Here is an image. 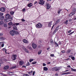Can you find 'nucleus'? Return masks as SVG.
Returning <instances> with one entry per match:
<instances>
[{"label":"nucleus","instance_id":"nucleus-12","mask_svg":"<svg viewBox=\"0 0 76 76\" xmlns=\"http://www.w3.org/2000/svg\"><path fill=\"white\" fill-rule=\"evenodd\" d=\"M19 64L20 66H22L24 64V62L22 61H20L19 62Z\"/></svg>","mask_w":76,"mask_h":76},{"label":"nucleus","instance_id":"nucleus-16","mask_svg":"<svg viewBox=\"0 0 76 76\" xmlns=\"http://www.w3.org/2000/svg\"><path fill=\"white\" fill-rule=\"evenodd\" d=\"M72 51V50L71 49H68L67 50V52H66V53L67 54H69L70 52Z\"/></svg>","mask_w":76,"mask_h":76},{"label":"nucleus","instance_id":"nucleus-57","mask_svg":"<svg viewBox=\"0 0 76 76\" xmlns=\"http://www.w3.org/2000/svg\"><path fill=\"white\" fill-rule=\"evenodd\" d=\"M55 75L56 76H58V74L57 73H56L55 74Z\"/></svg>","mask_w":76,"mask_h":76},{"label":"nucleus","instance_id":"nucleus-21","mask_svg":"<svg viewBox=\"0 0 76 76\" xmlns=\"http://www.w3.org/2000/svg\"><path fill=\"white\" fill-rule=\"evenodd\" d=\"M21 23H22V22L19 23H15V25L16 26H18V25H21Z\"/></svg>","mask_w":76,"mask_h":76},{"label":"nucleus","instance_id":"nucleus-17","mask_svg":"<svg viewBox=\"0 0 76 76\" xmlns=\"http://www.w3.org/2000/svg\"><path fill=\"white\" fill-rule=\"evenodd\" d=\"M9 68V66H6L4 68V70H7V69H8Z\"/></svg>","mask_w":76,"mask_h":76},{"label":"nucleus","instance_id":"nucleus-20","mask_svg":"<svg viewBox=\"0 0 76 76\" xmlns=\"http://www.w3.org/2000/svg\"><path fill=\"white\" fill-rule=\"evenodd\" d=\"M32 6V3H30L28 4V7H31Z\"/></svg>","mask_w":76,"mask_h":76},{"label":"nucleus","instance_id":"nucleus-8","mask_svg":"<svg viewBox=\"0 0 76 76\" xmlns=\"http://www.w3.org/2000/svg\"><path fill=\"white\" fill-rule=\"evenodd\" d=\"M32 46L33 48H34V49L36 48H37V45L35 44V43H32Z\"/></svg>","mask_w":76,"mask_h":76},{"label":"nucleus","instance_id":"nucleus-38","mask_svg":"<svg viewBox=\"0 0 76 76\" xmlns=\"http://www.w3.org/2000/svg\"><path fill=\"white\" fill-rule=\"evenodd\" d=\"M71 58H72V60H75V58L74 57H71Z\"/></svg>","mask_w":76,"mask_h":76},{"label":"nucleus","instance_id":"nucleus-30","mask_svg":"<svg viewBox=\"0 0 76 76\" xmlns=\"http://www.w3.org/2000/svg\"><path fill=\"white\" fill-rule=\"evenodd\" d=\"M4 22L3 21V20H1V21H0V25H2L3 24V23H4Z\"/></svg>","mask_w":76,"mask_h":76},{"label":"nucleus","instance_id":"nucleus-1","mask_svg":"<svg viewBox=\"0 0 76 76\" xmlns=\"http://www.w3.org/2000/svg\"><path fill=\"white\" fill-rule=\"evenodd\" d=\"M5 18H7V19H11V20H11L12 19V17L11 16V15H9V14L7 13V14L6 15H5Z\"/></svg>","mask_w":76,"mask_h":76},{"label":"nucleus","instance_id":"nucleus-45","mask_svg":"<svg viewBox=\"0 0 76 76\" xmlns=\"http://www.w3.org/2000/svg\"><path fill=\"white\" fill-rule=\"evenodd\" d=\"M66 75H69V74H70V72H66Z\"/></svg>","mask_w":76,"mask_h":76},{"label":"nucleus","instance_id":"nucleus-62","mask_svg":"<svg viewBox=\"0 0 76 76\" xmlns=\"http://www.w3.org/2000/svg\"><path fill=\"white\" fill-rule=\"evenodd\" d=\"M37 1H35L34 2V4H37Z\"/></svg>","mask_w":76,"mask_h":76},{"label":"nucleus","instance_id":"nucleus-15","mask_svg":"<svg viewBox=\"0 0 76 76\" xmlns=\"http://www.w3.org/2000/svg\"><path fill=\"white\" fill-rule=\"evenodd\" d=\"M23 42L24 43H25L26 44H28V41L26 39H23Z\"/></svg>","mask_w":76,"mask_h":76},{"label":"nucleus","instance_id":"nucleus-9","mask_svg":"<svg viewBox=\"0 0 76 76\" xmlns=\"http://www.w3.org/2000/svg\"><path fill=\"white\" fill-rule=\"evenodd\" d=\"M60 26H59L56 28L55 30H54L53 31V33L54 34H56V32L58 30V28H59V27Z\"/></svg>","mask_w":76,"mask_h":76},{"label":"nucleus","instance_id":"nucleus-63","mask_svg":"<svg viewBox=\"0 0 76 76\" xmlns=\"http://www.w3.org/2000/svg\"><path fill=\"white\" fill-rule=\"evenodd\" d=\"M62 53H65V51L64 50H63L61 51Z\"/></svg>","mask_w":76,"mask_h":76},{"label":"nucleus","instance_id":"nucleus-56","mask_svg":"<svg viewBox=\"0 0 76 76\" xmlns=\"http://www.w3.org/2000/svg\"><path fill=\"white\" fill-rule=\"evenodd\" d=\"M3 35V34L2 33H0V37L1 36H2Z\"/></svg>","mask_w":76,"mask_h":76},{"label":"nucleus","instance_id":"nucleus-10","mask_svg":"<svg viewBox=\"0 0 76 76\" xmlns=\"http://www.w3.org/2000/svg\"><path fill=\"white\" fill-rule=\"evenodd\" d=\"M50 45L52 46H53L54 45V41L52 39H51L50 41Z\"/></svg>","mask_w":76,"mask_h":76},{"label":"nucleus","instance_id":"nucleus-39","mask_svg":"<svg viewBox=\"0 0 76 76\" xmlns=\"http://www.w3.org/2000/svg\"><path fill=\"white\" fill-rule=\"evenodd\" d=\"M71 13H72L73 15H75V12H74V11H72Z\"/></svg>","mask_w":76,"mask_h":76},{"label":"nucleus","instance_id":"nucleus-64","mask_svg":"<svg viewBox=\"0 0 76 76\" xmlns=\"http://www.w3.org/2000/svg\"><path fill=\"white\" fill-rule=\"evenodd\" d=\"M72 20L71 19H70L69 20V22H71Z\"/></svg>","mask_w":76,"mask_h":76},{"label":"nucleus","instance_id":"nucleus-50","mask_svg":"<svg viewBox=\"0 0 76 76\" xmlns=\"http://www.w3.org/2000/svg\"><path fill=\"white\" fill-rule=\"evenodd\" d=\"M73 15L72 14V13L71 12L70 14H69V16H72Z\"/></svg>","mask_w":76,"mask_h":76},{"label":"nucleus","instance_id":"nucleus-23","mask_svg":"<svg viewBox=\"0 0 76 76\" xmlns=\"http://www.w3.org/2000/svg\"><path fill=\"white\" fill-rule=\"evenodd\" d=\"M4 19V16H0V19L1 20H3Z\"/></svg>","mask_w":76,"mask_h":76},{"label":"nucleus","instance_id":"nucleus-14","mask_svg":"<svg viewBox=\"0 0 76 76\" xmlns=\"http://www.w3.org/2000/svg\"><path fill=\"white\" fill-rule=\"evenodd\" d=\"M51 25H52V22H48V27H51Z\"/></svg>","mask_w":76,"mask_h":76},{"label":"nucleus","instance_id":"nucleus-28","mask_svg":"<svg viewBox=\"0 0 76 76\" xmlns=\"http://www.w3.org/2000/svg\"><path fill=\"white\" fill-rule=\"evenodd\" d=\"M64 23L65 24H68V20H66V21H65L64 22Z\"/></svg>","mask_w":76,"mask_h":76},{"label":"nucleus","instance_id":"nucleus-49","mask_svg":"<svg viewBox=\"0 0 76 76\" xmlns=\"http://www.w3.org/2000/svg\"><path fill=\"white\" fill-rule=\"evenodd\" d=\"M21 21L22 22H25V20L24 19H22L21 20Z\"/></svg>","mask_w":76,"mask_h":76},{"label":"nucleus","instance_id":"nucleus-59","mask_svg":"<svg viewBox=\"0 0 76 76\" xmlns=\"http://www.w3.org/2000/svg\"><path fill=\"white\" fill-rule=\"evenodd\" d=\"M35 71H34L33 73V75L34 76V75H35Z\"/></svg>","mask_w":76,"mask_h":76},{"label":"nucleus","instance_id":"nucleus-19","mask_svg":"<svg viewBox=\"0 0 76 76\" xmlns=\"http://www.w3.org/2000/svg\"><path fill=\"white\" fill-rule=\"evenodd\" d=\"M43 70L44 71H47L48 70V68L47 67H44L43 68Z\"/></svg>","mask_w":76,"mask_h":76},{"label":"nucleus","instance_id":"nucleus-40","mask_svg":"<svg viewBox=\"0 0 76 76\" xmlns=\"http://www.w3.org/2000/svg\"><path fill=\"white\" fill-rule=\"evenodd\" d=\"M4 27H5V28H6V27H7V25L6 24H5L4 25Z\"/></svg>","mask_w":76,"mask_h":76},{"label":"nucleus","instance_id":"nucleus-5","mask_svg":"<svg viewBox=\"0 0 76 76\" xmlns=\"http://www.w3.org/2000/svg\"><path fill=\"white\" fill-rule=\"evenodd\" d=\"M45 6L47 7V9L48 10L51 7H50V5L48 3H46V4H45Z\"/></svg>","mask_w":76,"mask_h":76},{"label":"nucleus","instance_id":"nucleus-24","mask_svg":"<svg viewBox=\"0 0 76 76\" xmlns=\"http://www.w3.org/2000/svg\"><path fill=\"white\" fill-rule=\"evenodd\" d=\"M54 43L56 47H58V43H57L55 41H54Z\"/></svg>","mask_w":76,"mask_h":76},{"label":"nucleus","instance_id":"nucleus-58","mask_svg":"<svg viewBox=\"0 0 76 76\" xmlns=\"http://www.w3.org/2000/svg\"><path fill=\"white\" fill-rule=\"evenodd\" d=\"M58 44H59V45H60L61 44V42L60 41H59L58 42Z\"/></svg>","mask_w":76,"mask_h":76},{"label":"nucleus","instance_id":"nucleus-27","mask_svg":"<svg viewBox=\"0 0 76 76\" xmlns=\"http://www.w3.org/2000/svg\"><path fill=\"white\" fill-rule=\"evenodd\" d=\"M15 13V12L13 11H11L10 12V14L11 15H13Z\"/></svg>","mask_w":76,"mask_h":76},{"label":"nucleus","instance_id":"nucleus-6","mask_svg":"<svg viewBox=\"0 0 76 76\" xmlns=\"http://www.w3.org/2000/svg\"><path fill=\"white\" fill-rule=\"evenodd\" d=\"M17 55H13L12 56V59L13 60H16V57H17Z\"/></svg>","mask_w":76,"mask_h":76},{"label":"nucleus","instance_id":"nucleus-61","mask_svg":"<svg viewBox=\"0 0 76 76\" xmlns=\"http://www.w3.org/2000/svg\"><path fill=\"white\" fill-rule=\"evenodd\" d=\"M72 57H73V55H70L69 56V58Z\"/></svg>","mask_w":76,"mask_h":76},{"label":"nucleus","instance_id":"nucleus-33","mask_svg":"<svg viewBox=\"0 0 76 76\" xmlns=\"http://www.w3.org/2000/svg\"><path fill=\"white\" fill-rule=\"evenodd\" d=\"M34 61V59H31L29 60V62L30 63H31V62H32V61Z\"/></svg>","mask_w":76,"mask_h":76},{"label":"nucleus","instance_id":"nucleus-4","mask_svg":"<svg viewBox=\"0 0 76 76\" xmlns=\"http://www.w3.org/2000/svg\"><path fill=\"white\" fill-rule=\"evenodd\" d=\"M10 34L11 36H13L15 34V31L13 30L10 31Z\"/></svg>","mask_w":76,"mask_h":76},{"label":"nucleus","instance_id":"nucleus-51","mask_svg":"<svg viewBox=\"0 0 76 76\" xmlns=\"http://www.w3.org/2000/svg\"><path fill=\"white\" fill-rule=\"evenodd\" d=\"M43 66H46V64H45L44 63H43Z\"/></svg>","mask_w":76,"mask_h":76},{"label":"nucleus","instance_id":"nucleus-46","mask_svg":"<svg viewBox=\"0 0 76 76\" xmlns=\"http://www.w3.org/2000/svg\"><path fill=\"white\" fill-rule=\"evenodd\" d=\"M33 72V71H31L28 72V74H31V73H32Z\"/></svg>","mask_w":76,"mask_h":76},{"label":"nucleus","instance_id":"nucleus-11","mask_svg":"<svg viewBox=\"0 0 76 76\" xmlns=\"http://www.w3.org/2000/svg\"><path fill=\"white\" fill-rule=\"evenodd\" d=\"M5 9H6V8H5L2 7L0 9V11H1V12H5Z\"/></svg>","mask_w":76,"mask_h":76},{"label":"nucleus","instance_id":"nucleus-54","mask_svg":"<svg viewBox=\"0 0 76 76\" xmlns=\"http://www.w3.org/2000/svg\"><path fill=\"white\" fill-rule=\"evenodd\" d=\"M66 75V73H63L62 74V75Z\"/></svg>","mask_w":76,"mask_h":76},{"label":"nucleus","instance_id":"nucleus-37","mask_svg":"<svg viewBox=\"0 0 76 76\" xmlns=\"http://www.w3.org/2000/svg\"><path fill=\"white\" fill-rule=\"evenodd\" d=\"M23 76H29V75L28 74H24L23 75Z\"/></svg>","mask_w":76,"mask_h":76},{"label":"nucleus","instance_id":"nucleus-47","mask_svg":"<svg viewBox=\"0 0 76 76\" xmlns=\"http://www.w3.org/2000/svg\"><path fill=\"white\" fill-rule=\"evenodd\" d=\"M25 10H26V9H25V8H24L22 10V11L23 12H25Z\"/></svg>","mask_w":76,"mask_h":76},{"label":"nucleus","instance_id":"nucleus-55","mask_svg":"<svg viewBox=\"0 0 76 76\" xmlns=\"http://www.w3.org/2000/svg\"><path fill=\"white\" fill-rule=\"evenodd\" d=\"M39 43V44H41L42 42L41 40H39L38 42Z\"/></svg>","mask_w":76,"mask_h":76},{"label":"nucleus","instance_id":"nucleus-32","mask_svg":"<svg viewBox=\"0 0 76 76\" xmlns=\"http://www.w3.org/2000/svg\"><path fill=\"white\" fill-rule=\"evenodd\" d=\"M61 12V9L58 10V14H60V13Z\"/></svg>","mask_w":76,"mask_h":76},{"label":"nucleus","instance_id":"nucleus-52","mask_svg":"<svg viewBox=\"0 0 76 76\" xmlns=\"http://www.w3.org/2000/svg\"><path fill=\"white\" fill-rule=\"evenodd\" d=\"M29 65H30V64L28 62V64L26 65V66H29Z\"/></svg>","mask_w":76,"mask_h":76},{"label":"nucleus","instance_id":"nucleus-25","mask_svg":"<svg viewBox=\"0 0 76 76\" xmlns=\"http://www.w3.org/2000/svg\"><path fill=\"white\" fill-rule=\"evenodd\" d=\"M24 51H25V52L27 53H29V51H28V50L26 49L25 48L24 49Z\"/></svg>","mask_w":76,"mask_h":76},{"label":"nucleus","instance_id":"nucleus-34","mask_svg":"<svg viewBox=\"0 0 76 76\" xmlns=\"http://www.w3.org/2000/svg\"><path fill=\"white\" fill-rule=\"evenodd\" d=\"M16 66H12L11 68V69H15V68H16Z\"/></svg>","mask_w":76,"mask_h":76},{"label":"nucleus","instance_id":"nucleus-3","mask_svg":"<svg viewBox=\"0 0 76 76\" xmlns=\"http://www.w3.org/2000/svg\"><path fill=\"white\" fill-rule=\"evenodd\" d=\"M52 71H58V70H60V68L54 67L52 69Z\"/></svg>","mask_w":76,"mask_h":76},{"label":"nucleus","instance_id":"nucleus-36","mask_svg":"<svg viewBox=\"0 0 76 76\" xmlns=\"http://www.w3.org/2000/svg\"><path fill=\"white\" fill-rule=\"evenodd\" d=\"M13 23L12 22H10L9 23H8V25H12Z\"/></svg>","mask_w":76,"mask_h":76},{"label":"nucleus","instance_id":"nucleus-18","mask_svg":"<svg viewBox=\"0 0 76 76\" xmlns=\"http://www.w3.org/2000/svg\"><path fill=\"white\" fill-rule=\"evenodd\" d=\"M1 46L2 47H4V43L3 42H1L0 43V47Z\"/></svg>","mask_w":76,"mask_h":76},{"label":"nucleus","instance_id":"nucleus-26","mask_svg":"<svg viewBox=\"0 0 76 76\" xmlns=\"http://www.w3.org/2000/svg\"><path fill=\"white\" fill-rule=\"evenodd\" d=\"M13 29H15V30H18V29L17 28V27L16 26H13Z\"/></svg>","mask_w":76,"mask_h":76},{"label":"nucleus","instance_id":"nucleus-60","mask_svg":"<svg viewBox=\"0 0 76 76\" xmlns=\"http://www.w3.org/2000/svg\"><path fill=\"white\" fill-rule=\"evenodd\" d=\"M15 25H16V23H13V24L12 25V26H15Z\"/></svg>","mask_w":76,"mask_h":76},{"label":"nucleus","instance_id":"nucleus-41","mask_svg":"<svg viewBox=\"0 0 76 76\" xmlns=\"http://www.w3.org/2000/svg\"><path fill=\"white\" fill-rule=\"evenodd\" d=\"M71 70H72V71H74V72H75V69L72 68H71Z\"/></svg>","mask_w":76,"mask_h":76},{"label":"nucleus","instance_id":"nucleus-42","mask_svg":"<svg viewBox=\"0 0 76 76\" xmlns=\"http://www.w3.org/2000/svg\"><path fill=\"white\" fill-rule=\"evenodd\" d=\"M37 63V62L36 61H34L32 62V64H36Z\"/></svg>","mask_w":76,"mask_h":76},{"label":"nucleus","instance_id":"nucleus-2","mask_svg":"<svg viewBox=\"0 0 76 76\" xmlns=\"http://www.w3.org/2000/svg\"><path fill=\"white\" fill-rule=\"evenodd\" d=\"M36 27L38 29H39V28H41L42 27V25L40 23H39L36 25Z\"/></svg>","mask_w":76,"mask_h":76},{"label":"nucleus","instance_id":"nucleus-35","mask_svg":"<svg viewBox=\"0 0 76 76\" xmlns=\"http://www.w3.org/2000/svg\"><path fill=\"white\" fill-rule=\"evenodd\" d=\"M4 21L5 22H7L9 21H8V19H6L4 20Z\"/></svg>","mask_w":76,"mask_h":76},{"label":"nucleus","instance_id":"nucleus-31","mask_svg":"<svg viewBox=\"0 0 76 76\" xmlns=\"http://www.w3.org/2000/svg\"><path fill=\"white\" fill-rule=\"evenodd\" d=\"M42 51V50H40L38 52V54H39V55L41 54V53Z\"/></svg>","mask_w":76,"mask_h":76},{"label":"nucleus","instance_id":"nucleus-53","mask_svg":"<svg viewBox=\"0 0 76 76\" xmlns=\"http://www.w3.org/2000/svg\"><path fill=\"white\" fill-rule=\"evenodd\" d=\"M72 32V30H70L69 31H68V33H70V32Z\"/></svg>","mask_w":76,"mask_h":76},{"label":"nucleus","instance_id":"nucleus-13","mask_svg":"<svg viewBox=\"0 0 76 76\" xmlns=\"http://www.w3.org/2000/svg\"><path fill=\"white\" fill-rule=\"evenodd\" d=\"M60 19L57 20L55 22L56 23L54 24L55 25H57V24H58V23H59V22H60Z\"/></svg>","mask_w":76,"mask_h":76},{"label":"nucleus","instance_id":"nucleus-44","mask_svg":"<svg viewBox=\"0 0 76 76\" xmlns=\"http://www.w3.org/2000/svg\"><path fill=\"white\" fill-rule=\"evenodd\" d=\"M3 13L0 12V16H3Z\"/></svg>","mask_w":76,"mask_h":76},{"label":"nucleus","instance_id":"nucleus-48","mask_svg":"<svg viewBox=\"0 0 76 76\" xmlns=\"http://www.w3.org/2000/svg\"><path fill=\"white\" fill-rule=\"evenodd\" d=\"M50 56L51 57H54V54H51L50 55Z\"/></svg>","mask_w":76,"mask_h":76},{"label":"nucleus","instance_id":"nucleus-22","mask_svg":"<svg viewBox=\"0 0 76 76\" xmlns=\"http://www.w3.org/2000/svg\"><path fill=\"white\" fill-rule=\"evenodd\" d=\"M4 39V37H0V41H3Z\"/></svg>","mask_w":76,"mask_h":76},{"label":"nucleus","instance_id":"nucleus-29","mask_svg":"<svg viewBox=\"0 0 76 76\" xmlns=\"http://www.w3.org/2000/svg\"><path fill=\"white\" fill-rule=\"evenodd\" d=\"M72 11L74 12H76V9L75 8H74L72 10Z\"/></svg>","mask_w":76,"mask_h":76},{"label":"nucleus","instance_id":"nucleus-7","mask_svg":"<svg viewBox=\"0 0 76 76\" xmlns=\"http://www.w3.org/2000/svg\"><path fill=\"white\" fill-rule=\"evenodd\" d=\"M39 4H42V5H43V4H44V1L43 0H40L39 1Z\"/></svg>","mask_w":76,"mask_h":76},{"label":"nucleus","instance_id":"nucleus-43","mask_svg":"<svg viewBox=\"0 0 76 76\" xmlns=\"http://www.w3.org/2000/svg\"><path fill=\"white\" fill-rule=\"evenodd\" d=\"M15 34H18V35H19V32L18 31H15Z\"/></svg>","mask_w":76,"mask_h":76}]
</instances>
